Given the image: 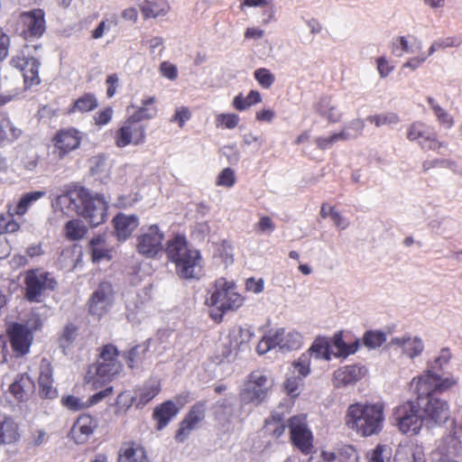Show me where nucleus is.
I'll use <instances>...</instances> for the list:
<instances>
[{
	"label": "nucleus",
	"instance_id": "1",
	"mask_svg": "<svg viewBox=\"0 0 462 462\" xmlns=\"http://www.w3.org/2000/svg\"><path fill=\"white\" fill-rule=\"evenodd\" d=\"M57 204L61 210L81 216L91 226L103 224L107 217L108 202L101 195L92 196L84 187H69L58 196Z\"/></svg>",
	"mask_w": 462,
	"mask_h": 462
},
{
	"label": "nucleus",
	"instance_id": "2",
	"mask_svg": "<svg viewBox=\"0 0 462 462\" xmlns=\"http://www.w3.org/2000/svg\"><path fill=\"white\" fill-rule=\"evenodd\" d=\"M168 261L174 264L175 273L182 280H199L203 274L201 253L192 247L184 235L177 234L166 243Z\"/></svg>",
	"mask_w": 462,
	"mask_h": 462
},
{
	"label": "nucleus",
	"instance_id": "3",
	"mask_svg": "<svg viewBox=\"0 0 462 462\" xmlns=\"http://www.w3.org/2000/svg\"><path fill=\"white\" fill-rule=\"evenodd\" d=\"M97 353L96 362L88 366L84 378L91 390H97L111 383L124 371L121 351L115 344H103L97 347Z\"/></svg>",
	"mask_w": 462,
	"mask_h": 462
},
{
	"label": "nucleus",
	"instance_id": "4",
	"mask_svg": "<svg viewBox=\"0 0 462 462\" xmlns=\"http://www.w3.org/2000/svg\"><path fill=\"white\" fill-rule=\"evenodd\" d=\"M384 409L383 402L350 404L345 416L346 425L361 437L377 435L383 428Z\"/></svg>",
	"mask_w": 462,
	"mask_h": 462
},
{
	"label": "nucleus",
	"instance_id": "5",
	"mask_svg": "<svg viewBox=\"0 0 462 462\" xmlns=\"http://www.w3.org/2000/svg\"><path fill=\"white\" fill-rule=\"evenodd\" d=\"M24 299L29 302L40 303L45 296L57 287L54 276L42 268L29 269L24 273Z\"/></svg>",
	"mask_w": 462,
	"mask_h": 462
},
{
	"label": "nucleus",
	"instance_id": "6",
	"mask_svg": "<svg viewBox=\"0 0 462 462\" xmlns=\"http://www.w3.org/2000/svg\"><path fill=\"white\" fill-rule=\"evenodd\" d=\"M272 388L273 382L263 371H252L246 376L244 387L239 392L240 402L244 405L258 406L266 400Z\"/></svg>",
	"mask_w": 462,
	"mask_h": 462
},
{
	"label": "nucleus",
	"instance_id": "7",
	"mask_svg": "<svg viewBox=\"0 0 462 462\" xmlns=\"http://www.w3.org/2000/svg\"><path fill=\"white\" fill-rule=\"evenodd\" d=\"M244 300V297L236 291L235 282L220 277L215 281L214 291L207 299V303L209 306L217 307L222 313H226L239 309Z\"/></svg>",
	"mask_w": 462,
	"mask_h": 462
},
{
	"label": "nucleus",
	"instance_id": "8",
	"mask_svg": "<svg viewBox=\"0 0 462 462\" xmlns=\"http://www.w3.org/2000/svg\"><path fill=\"white\" fill-rule=\"evenodd\" d=\"M457 383V380L450 376L442 378L431 370H427L421 375L414 377L411 386L417 395V401L429 398V396H437V393H444Z\"/></svg>",
	"mask_w": 462,
	"mask_h": 462
},
{
	"label": "nucleus",
	"instance_id": "9",
	"mask_svg": "<svg viewBox=\"0 0 462 462\" xmlns=\"http://www.w3.org/2000/svg\"><path fill=\"white\" fill-rule=\"evenodd\" d=\"M84 138V133L74 126L62 127L51 137L52 154L61 161L79 150Z\"/></svg>",
	"mask_w": 462,
	"mask_h": 462
},
{
	"label": "nucleus",
	"instance_id": "10",
	"mask_svg": "<svg viewBox=\"0 0 462 462\" xmlns=\"http://www.w3.org/2000/svg\"><path fill=\"white\" fill-rule=\"evenodd\" d=\"M417 402L408 401L393 410V419L398 430L404 434L418 435L424 420Z\"/></svg>",
	"mask_w": 462,
	"mask_h": 462
},
{
	"label": "nucleus",
	"instance_id": "11",
	"mask_svg": "<svg viewBox=\"0 0 462 462\" xmlns=\"http://www.w3.org/2000/svg\"><path fill=\"white\" fill-rule=\"evenodd\" d=\"M422 420L427 426L433 427L445 423L450 414L448 401L438 396H429L417 402Z\"/></svg>",
	"mask_w": 462,
	"mask_h": 462
},
{
	"label": "nucleus",
	"instance_id": "12",
	"mask_svg": "<svg viewBox=\"0 0 462 462\" xmlns=\"http://www.w3.org/2000/svg\"><path fill=\"white\" fill-rule=\"evenodd\" d=\"M146 139V126L136 119L129 116L116 131L114 140L118 148L127 145L143 144Z\"/></svg>",
	"mask_w": 462,
	"mask_h": 462
},
{
	"label": "nucleus",
	"instance_id": "13",
	"mask_svg": "<svg viewBox=\"0 0 462 462\" xmlns=\"http://www.w3.org/2000/svg\"><path fill=\"white\" fill-rule=\"evenodd\" d=\"M164 234L157 225L143 227L136 238V251L145 258H155L162 250Z\"/></svg>",
	"mask_w": 462,
	"mask_h": 462
},
{
	"label": "nucleus",
	"instance_id": "14",
	"mask_svg": "<svg viewBox=\"0 0 462 462\" xmlns=\"http://www.w3.org/2000/svg\"><path fill=\"white\" fill-rule=\"evenodd\" d=\"M290 438L292 445L303 455H309L313 449V435L300 416H293L289 420Z\"/></svg>",
	"mask_w": 462,
	"mask_h": 462
},
{
	"label": "nucleus",
	"instance_id": "15",
	"mask_svg": "<svg viewBox=\"0 0 462 462\" xmlns=\"http://www.w3.org/2000/svg\"><path fill=\"white\" fill-rule=\"evenodd\" d=\"M206 411L207 405L204 401L197 402L190 407L176 431L175 440L177 442H184L191 431L199 427L206 417Z\"/></svg>",
	"mask_w": 462,
	"mask_h": 462
},
{
	"label": "nucleus",
	"instance_id": "16",
	"mask_svg": "<svg viewBox=\"0 0 462 462\" xmlns=\"http://www.w3.org/2000/svg\"><path fill=\"white\" fill-rule=\"evenodd\" d=\"M23 24L22 36L25 40L39 39L46 30L45 14L42 9L36 8L28 12H23L19 16Z\"/></svg>",
	"mask_w": 462,
	"mask_h": 462
},
{
	"label": "nucleus",
	"instance_id": "17",
	"mask_svg": "<svg viewBox=\"0 0 462 462\" xmlns=\"http://www.w3.org/2000/svg\"><path fill=\"white\" fill-rule=\"evenodd\" d=\"M7 334L16 356H23L29 353L33 340L32 329L23 324L14 323L8 328Z\"/></svg>",
	"mask_w": 462,
	"mask_h": 462
},
{
	"label": "nucleus",
	"instance_id": "18",
	"mask_svg": "<svg viewBox=\"0 0 462 462\" xmlns=\"http://www.w3.org/2000/svg\"><path fill=\"white\" fill-rule=\"evenodd\" d=\"M10 63L23 73L25 88H32L41 83L39 76L40 61L36 58L14 56Z\"/></svg>",
	"mask_w": 462,
	"mask_h": 462
},
{
	"label": "nucleus",
	"instance_id": "19",
	"mask_svg": "<svg viewBox=\"0 0 462 462\" xmlns=\"http://www.w3.org/2000/svg\"><path fill=\"white\" fill-rule=\"evenodd\" d=\"M97 427L98 420L96 417L88 413H82L74 421L69 436L77 444H85Z\"/></svg>",
	"mask_w": 462,
	"mask_h": 462
},
{
	"label": "nucleus",
	"instance_id": "20",
	"mask_svg": "<svg viewBox=\"0 0 462 462\" xmlns=\"http://www.w3.org/2000/svg\"><path fill=\"white\" fill-rule=\"evenodd\" d=\"M113 288L109 282H100L97 290L92 293L88 300V310L91 315L102 317L106 313L111 305Z\"/></svg>",
	"mask_w": 462,
	"mask_h": 462
},
{
	"label": "nucleus",
	"instance_id": "21",
	"mask_svg": "<svg viewBox=\"0 0 462 462\" xmlns=\"http://www.w3.org/2000/svg\"><path fill=\"white\" fill-rule=\"evenodd\" d=\"M53 367L51 361L42 357L39 363V395L42 399H55L58 391L53 385Z\"/></svg>",
	"mask_w": 462,
	"mask_h": 462
},
{
	"label": "nucleus",
	"instance_id": "22",
	"mask_svg": "<svg viewBox=\"0 0 462 462\" xmlns=\"http://www.w3.org/2000/svg\"><path fill=\"white\" fill-rule=\"evenodd\" d=\"M114 235L118 241L127 240L139 226V219L135 215L117 213L112 219Z\"/></svg>",
	"mask_w": 462,
	"mask_h": 462
},
{
	"label": "nucleus",
	"instance_id": "23",
	"mask_svg": "<svg viewBox=\"0 0 462 462\" xmlns=\"http://www.w3.org/2000/svg\"><path fill=\"white\" fill-rule=\"evenodd\" d=\"M459 433L458 428L453 427L448 434L439 440L437 450L441 456L456 457L462 455V441Z\"/></svg>",
	"mask_w": 462,
	"mask_h": 462
},
{
	"label": "nucleus",
	"instance_id": "24",
	"mask_svg": "<svg viewBox=\"0 0 462 462\" xmlns=\"http://www.w3.org/2000/svg\"><path fill=\"white\" fill-rule=\"evenodd\" d=\"M35 391L34 381L26 374H20L10 384L9 392L17 402L28 401Z\"/></svg>",
	"mask_w": 462,
	"mask_h": 462
},
{
	"label": "nucleus",
	"instance_id": "25",
	"mask_svg": "<svg viewBox=\"0 0 462 462\" xmlns=\"http://www.w3.org/2000/svg\"><path fill=\"white\" fill-rule=\"evenodd\" d=\"M117 462H149L145 448L138 442L125 441L118 451Z\"/></svg>",
	"mask_w": 462,
	"mask_h": 462
},
{
	"label": "nucleus",
	"instance_id": "26",
	"mask_svg": "<svg viewBox=\"0 0 462 462\" xmlns=\"http://www.w3.org/2000/svg\"><path fill=\"white\" fill-rule=\"evenodd\" d=\"M162 391L161 383L157 380H149L143 385L137 386L134 391V400L137 409L143 408L153 400Z\"/></svg>",
	"mask_w": 462,
	"mask_h": 462
},
{
	"label": "nucleus",
	"instance_id": "27",
	"mask_svg": "<svg viewBox=\"0 0 462 462\" xmlns=\"http://www.w3.org/2000/svg\"><path fill=\"white\" fill-rule=\"evenodd\" d=\"M180 409L174 402L169 400L156 406L152 412V419L156 421V429L162 430L178 414Z\"/></svg>",
	"mask_w": 462,
	"mask_h": 462
},
{
	"label": "nucleus",
	"instance_id": "28",
	"mask_svg": "<svg viewBox=\"0 0 462 462\" xmlns=\"http://www.w3.org/2000/svg\"><path fill=\"white\" fill-rule=\"evenodd\" d=\"M46 195V192L43 190H35L27 192L22 195L18 202L14 205L8 204L7 209L9 213H12L14 217H23L28 210L32 208V206L43 198Z\"/></svg>",
	"mask_w": 462,
	"mask_h": 462
},
{
	"label": "nucleus",
	"instance_id": "29",
	"mask_svg": "<svg viewBox=\"0 0 462 462\" xmlns=\"http://www.w3.org/2000/svg\"><path fill=\"white\" fill-rule=\"evenodd\" d=\"M363 376V367L358 365H346L335 371L334 383L336 387L346 386L356 383Z\"/></svg>",
	"mask_w": 462,
	"mask_h": 462
},
{
	"label": "nucleus",
	"instance_id": "30",
	"mask_svg": "<svg viewBox=\"0 0 462 462\" xmlns=\"http://www.w3.org/2000/svg\"><path fill=\"white\" fill-rule=\"evenodd\" d=\"M98 106L97 96L91 92H86L77 97L66 109L65 115L70 116L75 113L86 114L94 111Z\"/></svg>",
	"mask_w": 462,
	"mask_h": 462
},
{
	"label": "nucleus",
	"instance_id": "31",
	"mask_svg": "<svg viewBox=\"0 0 462 462\" xmlns=\"http://www.w3.org/2000/svg\"><path fill=\"white\" fill-rule=\"evenodd\" d=\"M148 352L149 344L147 342H143L124 352L123 356L128 368L134 370L143 365L147 357Z\"/></svg>",
	"mask_w": 462,
	"mask_h": 462
},
{
	"label": "nucleus",
	"instance_id": "32",
	"mask_svg": "<svg viewBox=\"0 0 462 462\" xmlns=\"http://www.w3.org/2000/svg\"><path fill=\"white\" fill-rule=\"evenodd\" d=\"M331 346L336 349V356H348L355 354L359 347V340L356 339L353 342H346L343 337V331L337 332L332 339Z\"/></svg>",
	"mask_w": 462,
	"mask_h": 462
},
{
	"label": "nucleus",
	"instance_id": "33",
	"mask_svg": "<svg viewBox=\"0 0 462 462\" xmlns=\"http://www.w3.org/2000/svg\"><path fill=\"white\" fill-rule=\"evenodd\" d=\"M20 437L17 423L9 417L0 422V444H11Z\"/></svg>",
	"mask_w": 462,
	"mask_h": 462
},
{
	"label": "nucleus",
	"instance_id": "34",
	"mask_svg": "<svg viewBox=\"0 0 462 462\" xmlns=\"http://www.w3.org/2000/svg\"><path fill=\"white\" fill-rule=\"evenodd\" d=\"M432 132L431 127L422 121H415L407 128V139L420 144L428 138Z\"/></svg>",
	"mask_w": 462,
	"mask_h": 462
},
{
	"label": "nucleus",
	"instance_id": "35",
	"mask_svg": "<svg viewBox=\"0 0 462 462\" xmlns=\"http://www.w3.org/2000/svg\"><path fill=\"white\" fill-rule=\"evenodd\" d=\"M393 343L402 346L403 354L411 358L420 355L424 348L422 341L418 337H395Z\"/></svg>",
	"mask_w": 462,
	"mask_h": 462
},
{
	"label": "nucleus",
	"instance_id": "36",
	"mask_svg": "<svg viewBox=\"0 0 462 462\" xmlns=\"http://www.w3.org/2000/svg\"><path fill=\"white\" fill-rule=\"evenodd\" d=\"M365 128V122L360 118L352 120L341 132L333 134L336 143L346 141L350 138H356L361 135Z\"/></svg>",
	"mask_w": 462,
	"mask_h": 462
},
{
	"label": "nucleus",
	"instance_id": "37",
	"mask_svg": "<svg viewBox=\"0 0 462 462\" xmlns=\"http://www.w3.org/2000/svg\"><path fill=\"white\" fill-rule=\"evenodd\" d=\"M398 459L404 456H411L413 462H425V453L422 445L417 442H409L402 445L397 449Z\"/></svg>",
	"mask_w": 462,
	"mask_h": 462
},
{
	"label": "nucleus",
	"instance_id": "38",
	"mask_svg": "<svg viewBox=\"0 0 462 462\" xmlns=\"http://www.w3.org/2000/svg\"><path fill=\"white\" fill-rule=\"evenodd\" d=\"M155 101L156 99L154 97L143 99L142 106L139 107L131 116L139 122L154 118L158 113L157 107L152 106Z\"/></svg>",
	"mask_w": 462,
	"mask_h": 462
},
{
	"label": "nucleus",
	"instance_id": "39",
	"mask_svg": "<svg viewBox=\"0 0 462 462\" xmlns=\"http://www.w3.org/2000/svg\"><path fill=\"white\" fill-rule=\"evenodd\" d=\"M286 427L283 419L280 415L275 414L265 420L263 429L266 434L277 439L284 434Z\"/></svg>",
	"mask_w": 462,
	"mask_h": 462
},
{
	"label": "nucleus",
	"instance_id": "40",
	"mask_svg": "<svg viewBox=\"0 0 462 462\" xmlns=\"http://www.w3.org/2000/svg\"><path fill=\"white\" fill-rule=\"evenodd\" d=\"M89 246L94 263H98L103 259H111L110 250L105 247V239L101 236L93 237L89 241Z\"/></svg>",
	"mask_w": 462,
	"mask_h": 462
},
{
	"label": "nucleus",
	"instance_id": "41",
	"mask_svg": "<svg viewBox=\"0 0 462 462\" xmlns=\"http://www.w3.org/2000/svg\"><path fill=\"white\" fill-rule=\"evenodd\" d=\"M21 135V130L16 128L9 118L0 115V144L12 142Z\"/></svg>",
	"mask_w": 462,
	"mask_h": 462
},
{
	"label": "nucleus",
	"instance_id": "42",
	"mask_svg": "<svg viewBox=\"0 0 462 462\" xmlns=\"http://www.w3.org/2000/svg\"><path fill=\"white\" fill-rule=\"evenodd\" d=\"M261 102L262 97L260 92L257 90H251L246 97H244L242 94L236 96L233 99V106L238 111H244Z\"/></svg>",
	"mask_w": 462,
	"mask_h": 462
},
{
	"label": "nucleus",
	"instance_id": "43",
	"mask_svg": "<svg viewBox=\"0 0 462 462\" xmlns=\"http://www.w3.org/2000/svg\"><path fill=\"white\" fill-rule=\"evenodd\" d=\"M168 5L163 3L144 1L140 5V10L144 19L155 18L160 15H164L168 12Z\"/></svg>",
	"mask_w": 462,
	"mask_h": 462
},
{
	"label": "nucleus",
	"instance_id": "44",
	"mask_svg": "<svg viewBox=\"0 0 462 462\" xmlns=\"http://www.w3.org/2000/svg\"><path fill=\"white\" fill-rule=\"evenodd\" d=\"M311 355L309 352L302 353L298 359L294 360L291 364L293 367V374L297 373L296 376L305 379L311 372L310 369Z\"/></svg>",
	"mask_w": 462,
	"mask_h": 462
},
{
	"label": "nucleus",
	"instance_id": "45",
	"mask_svg": "<svg viewBox=\"0 0 462 462\" xmlns=\"http://www.w3.org/2000/svg\"><path fill=\"white\" fill-rule=\"evenodd\" d=\"M228 338L231 347L240 349L244 344L249 341L250 333L241 326H235L229 330Z\"/></svg>",
	"mask_w": 462,
	"mask_h": 462
},
{
	"label": "nucleus",
	"instance_id": "46",
	"mask_svg": "<svg viewBox=\"0 0 462 462\" xmlns=\"http://www.w3.org/2000/svg\"><path fill=\"white\" fill-rule=\"evenodd\" d=\"M330 342L327 337H318L307 351L310 355L314 354L317 358L330 359Z\"/></svg>",
	"mask_w": 462,
	"mask_h": 462
},
{
	"label": "nucleus",
	"instance_id": "47",
	"mask_svg": "<svg viewBox=\"0 0 462 462\" xmlns=\"http://www.w3.org/2000/svg\"><path fill=\"white\" fill-rule=\"evenodd\" d=\"M304 380L296 374L289 375L283 382V390L291 399H296L300 396Z\"/></svg>",
	"mask_w": 462,
	"mask_h": 462
},
{
	"label": "nucleus",
	"instance_id": "48",
	"mask_svg": "<svg viewBox=\"0 0 462 462\" xmlns=\"http://www.w3.org/2000/svg\"><path fill=\"white\" fill-rule=\"evenodd\" d=\"M65 236L70 241H76L81 239L87 233V229L84 225L79 219H72L66 223Z\"/></svg>",
	"mask_w": 462,
	"mask_h": 462
},
{
	"label": "nucleus",
	"instance_id": "49",
	"mask_svg": "<svg viewBox=\"0 0 462 462\" xmlns=\"http://www.w3.org/2000/svg\"><path fill=\"white\" fill-rule=\"evenodd\" d=\"M367 121L374 125L376 127L383 125H393L400 122V117L396 113L388 112L383 114H377L369 116Z\"/></svg>",
	"mask_w": 462,
	"mask_h": 462
},
{
	"label": "nucleus",
	"instance_id": "50",
	"mask_svg": "<svg viewBox=\"0 0 462 462\" xmlns=\"http://www.w3.org/2000/svg\"><path fill=\"white\" fill-rule=\"evenodd\" d=\"M79 328L73 323L67 324L59 337L60 346L68 348L77 338Z\"/></svg>",
	"mask_w": 462,
	"mask_h": 462
},
{
	"label": "nucleus",
	"instance_id": "51",
	"mask_svg": "<svg viewBox=\"0 0 462 462\" xmlns=\"http://www.w3.org/2000/svg\"><path fill=\"white\" fill-rule=\"evenodd\" d=\"M20 229V224L14 219L12 213L0 214V236L4 234H14Z\"/></svg>",
	"mask_w": 462,
	"mask_h": 462
},
{
	"label": "nucleus",
	"instance_id": "52",
	"mask_svg": "<svg viewBox=\"0 0 462 462\" xmlns=\"http://www.w3.org/2000/svg\"><path fill=\"white\" fill-rule=\"evenodd\" d=\"M386 340L385 334L381 331L369 330L364 334L363 343L369 348L381 346Z\"/></svg>",
	"mask_w": 462,
	"mask_h": 462
},
{
	"label": "nucleus",
	"instance_id": "53",
	"mask_svg": "<svg viewBox=\"0 0 462 462\" xmlns=\"http://www.w3.org/2000/svg\"><path fill=\"white\" fill-rule=\"evenodd\" d=\"M420 148L424 151H433L440 153L442 149L448 148V143L439 140L437 134L432 131L428 138L420 144Z\"/></svg>",
	"mask_w": 462,
	"mask_h": 462
},
{
	"label": "nucleus",
	"instance_id": "54",
	"mask_svg": "<svg viewBox=\"0 0 462 462\" xmlns=\"http://www.w3.org/2000/svg\"><path fill=\"white\" fill-rule=\"evenodd\" d=\"M283 349L295 350L302 345V337L297 331H286L283 328Z\"/></svg>",
	"mask_w": 462,
	"mask_h": 462
},
{
	"label": "nucleus",
	"instance_id": "55",
	"mask_svg": "<svg viewBox=\"0 0 462 462\" xmlns=\"http://www.w3.org/2000/svg\"><path fill=\"white\" fill-rule=\"evenodd\" d=\"M239 116L236 114L223 113L219 114L216 117L217 127H223L226 129H234L239 124Z\"/></svg>",
	"mask_w": 462,
	"mask_h": 462
},
{
	"label": "nucleus",
	"instance_id": "56",
	"mask_svg": "<svg viewBox=\"0 0 462 462\" xmlns=\"http://www.w3.org/2000/svg\"><path fill=\"white\" fill-rule=\"evenodd\" d=\"M462 43L460 37H447L434 42L429 49V55L433 54L435 51L440 49H446L450 47H458Z\"/></svg>",
	"mask_w": 462,
	"mask_h": 462
},
{
	"label": "nucleus",
	"instance_id": "57",
	"mask_svg": "<svg viewBox=\"0 0 462 462\" xmlns=\"http://www.w3.org/2000/svg\"><path fill=\"white\" fill-rule=\"evenodd\" d=\"M254 79L263 88H270L275 81V77L271 71L265 68L257 69L254 72Z\"/></svg>",
	"mask_w": 462,
	"mask_h": 462
},
{
	"label": "nucleus",
	"instance_id": "58",
	"mask_svg": "<svg viewBox=\"0 0 462 462\" xmlns=\"http://www.w3.org/2000/svg\"><path fill=\"white\" fill-rule=\"evenodd\" d=\"M236 178L235 171L231 168L223 169L218 174L216 184L217 186L232 188L236 183Z\"/></svg>",
	"mask_w": 462,
	"mask_h": 462
},
{
	"label": "nucleus",
	"instance_id": "59",
	"mask_svg": "<svg viewBox=\"0 0 462 462\" xmlns=\"http://www.w3.org/2000/svg\"><path fill=\"white\" fill-rule=\"evenodd\" d=\"M358 455L351 445H346L337 449V462H357Z\"/></svg>",
	"mask_w": 462,
	"mask_h": 462
},
{
	"label": "nucleus",
	"instance_id": "60",
	"mask_svg": "<svg viewBox=\"0 0 462 462\" xmlns=\"http://www.w3.org/2000/svg\"><path fill=\"white\" fill-rule=\"evenodd\" d=\"M283 328L277 329L273 334L264 336L262 338V346L263 344L270 345V349L279 346L283 349Z\"/></svg>",
	"mask_w": 462,
	"mask_h": 462
},
{
	"label": "nucleus",
	"instance_id": "61",
	"mask_svg": "<svg viewBox=\"0 0 462 462\" xmlns=\"http://www.w3.org/2000/svg\"><path fill=\"white\" fill-rule=\"evenodd\" d=\"M283 328L277 329L273 334L264 336L262 338V346L263 344L270 345V349L279 346L283 349Z\"/></svg>",
	"mask_w": 462,
	"mask_h": 462
},
{
	"label": "nucleus",
	"instance_id": "62",
	"mask_svg": "<svg viewBox=\"0 0 462 462\" xmlns=\"http://www.w3.org/2000/svg\"><path fill=\"white\" fill-rule=\"evenodd\" d=\"M114 110L111 106H106L103 109L97 111L93 116L95 125L101 127L107 125L113 117Z\"/></svg>",
	"mask_w": 462,
	"mask_h": 462
},
{
	"label": "nucleus",
	"instance_id": "63",
	"mask_svg": "<svg viewBox=\"0 0 462 462\" xmlns=\"http://www.w3.org/2000/svg\"><path fill=\"white\" fill-rule=\"evenodd\" d=\"M132 405L135 406V400L129 392H122L117 395L116 406L119 411H127Z\"/></svg>",
	"mask_w": 462,
	"mask_h": 462
},
{
	"label": "nucleus",
	"instance_id": "64",
	"mask_svg": "<svg viewBox=\"0 0 462 462\" xmlns=\"http://www.w3.org/2000/svg\"><path fill=\"white\" fill-rule=\"evenodd\" d=\"M61 403L67 409L74 411L87 408L86 402H82L79 397L74 395H67L62 397Z\"/></svg>",
	"mask_w": 462,
	"mask_h": 462
}]
</instances>
